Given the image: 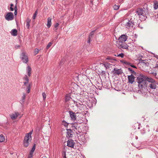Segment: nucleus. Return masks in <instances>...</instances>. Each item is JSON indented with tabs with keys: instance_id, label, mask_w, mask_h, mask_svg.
<instances>
[{
	"instance_id": "1",
	"label": "nucleus",
	"mask_w": 158,
	"mask_h": 158,
	"mask_svg": "<svg viewBox=\"0 0 158 158\" xmlns=\"http://www.w3.org/2000/svg\"><path fill=\"white\" fill-rule=\"evenodd\" d=\"M147 5L145 4L144 6L147 7L146 8L143 7L142 8H139L136 9V12L139 16V18L141 20H143L146 19L147 14H148V10L147 9Z\"/></svg>"
},
{
	"instance_id": "2",
	"label": "nucleus",
	"mask_w": 158,
	"mask_h": 158,
	"mask_svg": "<svg viewBox=\"0 0 158 158\" xmlns=\"http://www.w3.org/2000/svg\"><path fill=\"white\" fill-rule=\"evenodd\" d=\"M147 81L148 82V87L152 89H156L157 85L158 84L156 81L151 77L148 78Z\"/></svg>"
},
{
	"instance_id": "3",
	"label": "nucleus",
	"mask_w": 158,
	"mask_h": 158,
	"mask_svg": "<svg viewBox=\"0 0 158 158\" xmlns=\"http://www.w3.org/2000/svg\"><path fill=\"white\" fill-rule=\"evenodd\" d=\"M149 78L142 74H140L137 77V82L139 83V85H140L142 87L143 84L145 82L146 80L147 81V78Z\"/></svg>"
},
{
	"instance_id": "4",
	"label": "nucleus",
	"mask_w": 158,
	"mask_h": 158,
	"mask_svg": "<svg viewBox=\"0 0 158 158\" xmlns=\"http://www.w3.org/2000/svg\"><path fill=\"white\" fill-rule=\"evenodd\" d=\"M123 23L127 28H129L133 27L134 23L132 21L129 20L128 19H125L123 22Z\"/></svg>"
},
{
	"instance_id": "5",
	"label": "nucleus",
	"mask_w": 158,
	"mask_h": 158,
	"mask_svg": "<svg viewBox=\"0 0 158 158\" xmlns=\"http://www.w3.org/2000/svg\"><path fill=\"white\" fill-rule=\"evenodd\" d=\"M28 134L25 135L23 140L24 146L26 147L28 146L31 140V138L29 135L28 136Z\"/></svg>"
},
{
	"instance_id": "6",
	"label": "nucleus",
	"mask_w": 158,
	"mask_h": 158,
	"mask_svg": "<svg viewBox=\"0 0 158 158\" xmlns=\"http://www.w3.org/2000/svg\"><path fill=\"white\" fill-rule=\"evenodd\" d=\"M4 17L7 21H12L14 19V15L13 13L8 12L4 15Z\"/></svg>"
},
{
	"instance_id": "7",
	"label": "nucleus",
	"mask_w": 158,
	"mask_h": 158,
	"mask_svg": "<svg viewBox=\"0 0 158 158\" xmlns=\"http://www.w3.org/2000/svg\"><path fill=\"white\" fill-rule=\"evenodd\" d=\"M21 58L23 63H27L28 62V56L26 55L25 52H23L21 54Z\"/></svg>"
},
{
	"instance_id": "8",
	"label": "nucleus",
	"mask_w": 158,
	"mask_h": 158,
	"mask_svg": "<svg viewBox=\"0 0 158 158\" xmlns=\"http://www.w3.org/2000/svg\"><path fill=\"white\" fill-rule=\"evenodd\" d=\"M127 35H122L119 37L118 39L119 44L124 42L127 40Z\"/></svg>"
},
{
	"instance_id": "9",
	"label": "nucleus",
	"mask_w": 158,
	"mask_h": 158,
	"mask_svg": "<svg viewBox=\"0 0 158 158\" xmlns=\"http://www.w3.org/2000/svg\"><path fill=\"white\" fill-rule=\"evenodd\" d=\"M135 77L131 74V75L128 76V82L132 84L135 81Z\"/></svg>"
},
{
	"instance_id": "10",
	"label": "nucleus",
	"mask_w": 158,
	"mask_h": 158,
	"mask_svg": "<svg viewBox=\"0 0 158 158\" xmlns=\"http://www.w3.org/2000/svg\"><path fill=\"white\" fill-rule=\"evenodd\" d=\"M67 146L73 148L74 147L75 143L73 140L72 139H69L67 141Z\"/></svg>"
},
{
	"instance_id": "11",
	"label": "nucleus",
	"mask_w": 158,
	"mask_h": 158,
	"mask_svg": "<svg viewBox=\"0 0 158 158\" xmlns=\"http://www.w3.org/2000/svg\"><path fill=\"white\" fill-rule=\"evenodd\" d=\"M114 75H119L123 73L122 70L121 69H116L114 68L113 71Z\"/></svg>"
},
{
	"instance_id": "12",
	"label": "nucleus",
	"mask_w": 158,
	"mask_h": 158,
	"mask_svg": "<svg viewBox=\"0 0 158 158\" xmlns=\"http://www.w3.org/2000/svg\"><path fill=\"white\" fill-rule=\"evenodd\" d=\"M78 113H76L77 114ZM69 115L71 119L74 121H75L76 119V113L73 112V111L69 112Z\"/></svg>"
},
{
	"instance_id": "13",
	"label": "nucleus",
	"mask_w": 158,
	"mask_h": 158,
	"mask_svg": "<svg viewBox=\"0 0 158 158\" xmlns=\"http://www.w3.org/2000/svg\"><path fill=\"white\" fill-rule=\"evenodd\" d=\"M19 115V114L18 112H15L10 115L11 118L13 120L16 119L17 117Z\"/></svg>"
},
{
	"instance_id": "14",
	"label": "nucleus",
	"mask_w": 158,
	"mask_h": 158,
	"mask_svg": "<svg viewBox=\"0 0 158 158\" xmlns=\"http://www.w3.org/2000/svg\"><path fill=\"white\" fill-rule=\"evenodd\" d=\"M119 44L120 47L121 48L125 49H127L128 47V46L126 43H120Z\"/></svg>"
},
{
	"instance_id": "15",
	"label": "nucleus",
	"mask_w": 158,
	"mask_h": 158,
	"mask_svg": "<svg viewBox=\"0 0 158 158\" xmlns=\"http://www.w3.org/2000/svg\"><path fill=\"white\" fill-rule=\"evenodd\" d=\"M73 135L72 131L71 129H67L66 136L67 138L71 137Z\"/></svg>"
},
{
	"instance_id": "16",
	"label": "nucleus",
	"mask_w": 158,
	"mask_h": 158,
	"mask_svg": "<svg viewBox=\"0 0 158 158\" xmlns=\"http://www.w3.org/2000/svg\"><path fill=\"white\" fill-rule=\"evenodd\" d=\"M26 71L28 76H30L31 73V69L30 66L28 65L27 66L26 69Z\"/></svg>"
},
{
	"instance_id": "17",
	"label": "nucleus",
	"mask_w": 158,
	"mask_h": 158,
	"mask_svg": "<svg viewBox=\"0 0 158 158\" xmlns=\"http://www.w3.org/2000/svg\"><path fill=\"white\" fill-rule=\"evenodd\" d=\"M104 67H105L106 69H108L111 67L112 64L108 62H105L103 64Z\"/></svg>"
},
{
	"instance_id": "18",
	"label": "nucleus",
	"mask_w": 158,
	"mask_h": 158,
	"mask_svg": "<svg viewBox=\"0 0 158 158\" xmlns=\"http://www.w3.org/2000/svg\"><path fill=\"white\" fill-rule=\"evenodd\" d=\"M47 20V26L48 28H49L52 24V19L50 17H48V18Z\"/></svg>"
},
{
	"instance_id": "19",
	"label": "nucleus",
	"mask_w": 158,
	"mask_h": 158,
	"mask_svg": "<svg viewBox=\"0 0 158 158\" xmlns=\"http://www.w3.org/2000/svg\"><path fill=\"white\" fill-rule=\"evenodd\" d=\"M17 30L16 29H13L11 30V34L12 35L15 36L17 35Z\"/></svg>"
},
{
	"instance_id": "20",
	"label": "nucleus",
	"mask_w": 158,
	"mask_h": 158,
	"mask_svg": "<svg viewBox=\"0 0 158 158\" xmlns=\"http://www.w3.org/2000/svg\"><path fill=\"white\" fill-rule=\"evenodd\" d=\"M31 22V20L29 19H27L26 20V27L28 29H29L30 26V23Z\"/></svg>"
},
{
	"instance_id": "21",
	"label": "nucleus",
	"mask_w": 158,
	"mask_h": 158,
	"mask_svg": "<svg viewBox=\"0 0 158 158\" xmlns=\"http://www.w3.org/2000/svg\"><path fill=\"white\" fill-rule=\"evenodd\" d=\"M153 6L155 9L156 10L158 8V2L157 1H155L153 2Z\"/></svg>"
},
{
	"instance_id": "22",
	"label": "nucleus",
	"mask_w": 158,
	"mask_h": 158,
	"mask_svg": "<svg viewBox=\"0 0 158 158\" xmlns=\"http://www.w3.org/2000/svg\"><path fill=\"white\" fill-rule=\"evenodd\" d=\"M106 60H110L109 61V62L111 63H112L113 62L112 61L114 60L113 58L110 56H107V57L106 58Z\"/></svg>"
},
{
	"instance_id": "23",
	"label": "nucleus",
	"mask_w": 158,
	"mask_h": 158,
	"mask_svg": "<svg viewBox=\"0 0 158 158\" xmlns=\"http://www.w3.org/2000/svg\"><path fill=\"white\" fill-rule=\"evenodd\" d=\"M71 99V98L70 97L69 95H67L66 96L65 100L66 101V102L69 101V100H70Z\"/></svg>"
},
{
	"instance_id": "24",
	"label": "nucleus",
	"mask_w": 158,
	"mask_h": 158,
	"mask_svg": "<svg viewBox=\"0 0 158 158\" xmlns=\"http://www.w3.org/2000/svg\"><path fill=\"white\" fill-rule=\"evenodd\" d=\"M5 140V138L2 135H0V142H3Z\"/></svg>"
},
{
	"instance_id": "25",
	"label": "nucleus",
	"mask_w": 158,
	"mask_h": 158,
	"mask_svg": "<svg viewBox=\"0 0 158 158\" xmlns=\"http://www.w3.org/2000/svg\"><path fill=\"white\" fill-rule=\"evenodd\" d=\"M26 86L27 87V93H29L30 92V84L27 85Z\"/></svg>"
},
{
	"instance_id": "26",
	"label": "nucleus",
	"mask_w": 158,
	"mask_h": 158,
	"mask_svg": "<svg viewBox=\"0 0 158 158\" xmlns=\"http://www.w3.org/2000/svg\"><path fill=\"white\" fill-rule=\"evenodd\" d=\"M35 144L32 147L30 153L33 154L34 151H35Z\"/></svg>"
},
{
	"instance_id": "27",
	"label": "nucleus",
	"mask_w": 158,
	"mask_h": 158,
	"mask_svg": "<svg viewBox=\"0 0 158 158\" xmlns=\"http://www.w3.org/2000/svg\"><path fill=\"white\" fill-rule=\"evenodd\" d=\"M42 95L43 97V100L44 101H45L46 97V94L44 92L42 93Z\"/></svg>"
},
{
	"instance_id": "28",
	"label": "nucleus",
	"mask_w": 158,
	"mask_h": 158,
	"mask_svg": "<svg viewBox=\"0 0 158 158\" xmlns=\"http://www.w3.org/2000/svg\"><path fill=\"white\" fill-rule=\"evenodd\" d=\"M95 31V30H94L92 31L90 33L89 36V38L90 39V38H91L92 37V36L94 35V32Z\"/></svg>"
},
{
	"instance_id": "29",
	"label": "nucleus",
	"mask_w": 158,
	"mask_h": 158,
	"mask_svg": "<svg viewBox=\"0 0 158 158\" xmlns=\"http://www.w3.org/2000/svg\"><path fill=\"white\" fill-rule=\"evenodd\" d=\"M59 24L58 23H56L55 24V25H54V27L56 28V29H55L54 30H55V31H57V30L58 29L57 27L59 26Z\"/></svg>"
},
{
	"instance_id": "30",
	"label": "nucleus",
	"mask_w": 158,
	"mask_h": 158,
	"mask_svg": "<svg viewBox=\"0 0 158 158\" xmlns=\"http://www.w3.org/2000/svg\"><path fill=\"white\" fill-rule=\"evenodd\" d=\"M37 15V11H36L35 13L34 14L33 17H32V19H35Z\"/></svg>"
},
{
	"instance_id": "31",
	"label": "nucleus",
	"mask_w": 158,
	"mask_h": 158,
	"mask_svg": "<svg viewBox=\"0 0 158 158\" xmlns=\"http://www.w3.org/2000/svg\"><path fill=\"white\" fill-rule=\"evenodd\" d=\"M52 42H50L47 45L46 48L47 49H48L52 45Z\"/></svg>"
},
{
	"instance_id": "32",
	"label": "nucleus",
	"mask_w": 158,
	"mask_h": 158,
	"mask_svg": "<svg viewBox=\"0 0 158 158\" xmlns=\"http://www.w3.org/2000/svg\"><path fill=\"white\" fill-rule=\"evenodd\" d=\"M124 56V54L123 53H121L117 55V56L119 57L123 58Z\"/></svg>"
},
{
	"instance_id": "33",
	"label": "nucleus",
	"mask_w": 158,
	"mask_h": 158,
	"mask_svg": "<svg viewBox=\"0 0 158 158\" xmlns=\"http://www.w3.org/2000/svg\"><path fill=\"white\" fill-rule=\"evenodd\" d=\"M113 8L114 10H117L119 9V6H118L115 5L113 6Z\"/></svg>"
},
{
	"instance_id": "34",
	"label": "nucleus",
	"mask_w": 158,
	"mask_h": 158,
	"mask_svg": "<svg viewBox=\"0 0 158 158\" xmlns=\"http://www.w3.org/2000/svg\"><path fill=\"white\" fill-rule=\"evenodd\" d=\"M128 70L130 71L133 74H135V71L133 70L131 68H128Z\"/></svg>"
},
{
	"instance_id": "35",
	"label": "nucleus",
	"mask_w": 158,
	"mask_h": 158,
	"mask_svg": "<svg viewBox=\"0 0 158 158\" xmlns=\"http://www.w3.org/2000/svg\"><path fill=\"white\" fill-rule=\"evenodd\" d=\"M39 52V50L37 48H36L35 49L34 52L35 55L37 54Z\"/></svg>"
},
{
	"instance_id": "36",
	"label": "nucleus",
	"mask_w": 158,
	"mask_h": 158,
	"mask_svg": "<svg viewBox=\"0 0 158 158\" xmlns=\"http://www.w3.org/2000/svg\"><path fill=\"white\" fill-rule=\"evenodd\" d=\"M74 102V103L75 104V106H77V107H78L79 106V104L81 105V104L79 103L78 104L77 102V101H76L75 100H73Z\"/></svg>"
},
{
	"instance_id": "37",
	"label": "nucleus",
	"mask_w": 158,
	"mask_h": 158,
	"mask_svg": "<svg viewBox=\"0 0 158 158\" xmlns=\"http://www.w3.org/2000/svg\"><path fill=\"white\" fill-rule=\"evenodd\" d=\"M25 98H26V95L25 94H23V96H22V97L23 102H24V100L25 99Z\"/></svg>"
},
{
	"instance_id": "38",
	"label": "nucleus",
	"mask_w": 158,
	"mask_h": 158,
	"mask_svg": "<svg viewBox=\"0 0 158 158\" xmlns=\"http://www.w3.org/2000/svg\"><path fill=\"white\" fill-rule=\"evenodd\" d=\"M14 9H15L14 14L15 15H16L17 14V6H15Z\"/></svg>"
},
{
	"instance_id": "39",
	"label": "nucleus",
	"mask_w": 158,
	"mask_h": 158,
	"mask_svg": "<svg viewBox=\"0 0 158 158\" xmlns=\"http://www.w3.org/2000/svg\"><path fill=\"white\" fill-rule=\"evenodd\" d=\"M23 79L26 81H29V79L27 75H25Z\"/></svg>"
},
{
	"instance_id": "40",
	"label": "nucleus",
	"mask_w": 158,
	"mask_h": 158,
	"mask_svg": "<svg viewBox=\"0 0 158 158\" xmlns=\"http://www.w3.org/2000/svg\"><path fill=\"white\" fill-rule=\"evenodd\" d=\"M32 132H33V130L31 131L30 132H29V133H27L26 134V135H27V134H28V135H29V136H31V134H32Z\"/></svg>"
},
{
	"instance_id": "41",
	"label": "nucleus",
	"mask_w": 158,
	"mask_h": 158,
	"mask_svg": "<svg viewBox=\"0 0 158 158\" xmlns=\"http://www.w3.org/2000/svg\"><path fill=\"white\" fill-rule=\"evenodd\" d=\"M33 156V154L30 153L28 156V158H32Z\"/></svg>"
},
{
	"instance_id": "42",
	"label": "nucleus",
	"mask_w": 158,
	"mask_h": 158,
	"mask_svg": "<svg viewBox=\"0 0 158 158\" xmlns=\"http://www.w3.org/2000/svg\"><path fill=\"white\" fill-rule=\"evenodd\" d=\"M73 126L75 128L77 129V127H79L78 126V125L77 124H73Z\"/></svg>"
},
{
	"instance_id": "43",
	"label": "nucleus",
	"mask_w": 158,
	"mask_h": 158,
	"mask_svg": "<svg viewBox=\"0 0 158 158\" xmlns=\"http://www.w3.org/2000/svg\"><path fill=\"white\" fill-rule=\"evenodd\" d=\"M101 73L102 74H105L106 73V72L104 71H102V72H101Z\"/></svg>"
},
{
	"instance_id": "44",
	"label": "nucleus",
	"mask_w": 158,
	"mask_h": 158,
	"mask_svg": "<svg viewBox=\"0 0 158 158\" xmlns=\"http://www.w3.org/2000/svg\"><path fill=\"white\" fill-rule=\"evenodd\" d=\"M10 10L11 11H13L14 10V9L12 7H10Z\"/></svg>"
},
{
	"instance_id": "45",
	"label": "nucleus",
	"mask_w": 158,
	"mask_h": 158,
	"mask_svg": "<svg viewBox=\"0 0 158 158\" xmlns=\"http://www.w3.org/2000/svg\"><path fill=\"white\" fill-rule=\"evenodd\" d=\"M28 81H26L24 82V85H26L27 84Z\"/></svg>"
},
{
	"instance_id": "46",
	"label": "nucleus",
	"mask_w": 158,
	"mask_h": 158,
	"mask_svg": "<svg viewBox=\"0 0 158 158\" xmlns=\"http://www.w3.org/2000/svg\"><path fill=\"white\" fill-rule=\"evenodd\" d=\"M131 66L132 67L136 68V67L134 65H131Z\"/></svg>"
},
{
	"instance_id": "47",
	"label": "nucleus",
	"mask_w": 158,
	"mask_h": 158,
	"mask_svg": "<svg viewBox=\"0 0 158 158\" xmlns=\"http://www.w3.org/2000/svg\"><path fill=\"white\" fill-rule=\"evenodd\" d=\"M90 38L89 39V38H88L89 40L87 42L89 43L90 42Z\"/></svg>"
},
{
	"instance_id": "48",
	"label": "nucleus",
	"mask_w": 158,
	"mask_h": 158,
	"mask_svg": "<svg viewBox=\"0 0 158 158\" xmlns=\"http://www.w3.org/2000/svg\"><path fill=\"white\" fill-rule=\"evenodd\" d=\"M155 67L158 69V64H156Z\"/></svg>"
},
{
	"instance_id": "49",
	"label": "nucleus",
	"mask_w": 158,
	"mask_h": 158,
	"mask_svg": "<svg viewBox=\"0 0 158 158\" xmlns=\"http://www.w3.org/2000/svg\"><path fill=\"white\" fill-rule=\"evenodd\" d=\"M64 154H65V155L64 156V158H66V155H65V152Z\"/></svg>"
},
{
	"instance_id": "50",
	"label": "nucleus",
	"mask_w": 158,
	"mask_h": 158,
	"mask_svg": "<svg viewBox=\"0 0 158 158\" xmlns=\"http://www.w3.org/2000/svg\"><path fill=\"white\" fill-rule=\"evenodd\" d=\"M10 5L11 6L10 7H12V6H13V4H10Z\"/></svg>"
},
{
	"instance_id": "51",
	"label": "nucleus",
	"mask_w": 158,
	"mask_h": 158,
	"mask_svg": "<svg viewBox=\"0 0 158 158\" xmlns=\"http://www.w3.org/2000/svg\"><path fill=\"white\" fill-rule=\"evenodd\" d=\"M147 127H148H148H149V126H148V125H147Z\"/></svg>"
},
{
	"instance_id": "52",
	"label": "nucleus",
	"mask_w": 158,
	"mask_h": 158,
	"mask_svg": "<svg viewBox=\"0 0 158 158\" xmlns=\"http://www.w3.org/2000/svg\"><path fill=\"white\" fill-rule=\"evenodd\" d=\"M19 47V46H17V47Z\"/></svg>"
},
{
	"instance_id": "53",
	"label": "nucleus",
	"mask_w": 158,
	"mask_h": 158,
	"mask_svg": "<svg viewBox=\"0 0 158 158\" xmlns=\"http://www.w3.org/2000/svg\"><path fill=\"white\" fill-rule=\"evenodd\" d=\"M19 47V46H17V47Z\"/></svg>"
},
{
	"instance_id": "54",
	"label": "nucleus",
	"mask_w": 158,
	"mask_h": 158,
	"mask_svg": "<svg viewBox=\"0 0 158 158\" xmlns=\"http://www.w3.org/2000/svg\"><path fill=\"white\" fill-rule=\"evenodd\" d=\"M143 64H145L144 62L143 63Z\"/></svg>"
}]
</instances>
